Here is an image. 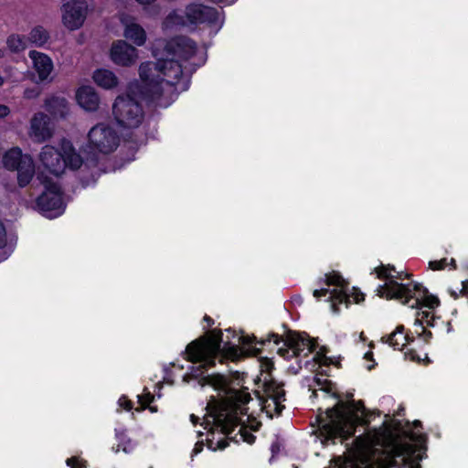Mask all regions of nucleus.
I'll return each mask as SVG.
<instances>
[{"label": "nucleus", "instance_id": "36", "mask_svg": "<svg viewBox=\"0 0 468 468\" xmlns=\"http://www.w3.org/2000/svg\"><path fill=\"white\" fill-rule=\"evenodd\" d=\"M119 403L122 407H123L126 410H130L132 409V402L127 400L125 398H122L119 400Z\"/></svg>", "mask_w": 468, "mask_h": 468}, {"label": "nucleus", "instance_id": "43", "mask_svg": "<svg viewBox=\"0 0 468 468\" xmlns=\"http://www.w3.org/2000/svg\"><path fill=\"white\" fill-rule=\"evenodd\" d=\"M362 300H364L363 295H361V297H360V298H359L358 296H356V297H355V301H356V303H359V302H360V301H362Z\"/></svg>", "mask_w": 468, "mask_h": 468}, {"label": "nucleus", "instance_id": "19", "mask_svg": "<svg viewBox=\"0 0 468 468\" xmlns=\"http://www.w3.org/2000/svg\"><path fill=\"white\" fill-rule=\"evenodd\" d=\"M121 21L124 27V37L135 45L143 46L146 40L144 29L132 16H122Z\"/></svg>", "mask_w": 468, "mask_h": 468}, {"label": "nucleus", "instance_id": "46", "mask_svg": "<svg viewBox=\"0 0 468 468\" xmlns=\"http://www.w3.org/2000/svg\"><path fill=\"white\" fill-rule=\"evenodd\" d=\"M5 56V50L3 48H0V58H2Z\"/></svg>", "mask_w": 468, "mask_h": 468}, {"label": "nucleus", "instance_id": "12", "mask_svg": "<svg viewBox=\"0 0 468 468\" xmlns=\"http://www.w3.org/2000/svg\"><path fill=\"white\" fill-rule=\"evenodd\" d=\"M45 189L37 199V205L44 212L50 213V216H57L61 213L63 201L60 187L57 183L45 181Z\"/></svg>", "mask_w": 468, "mask_h": 468}, {"label": "nucleus", "instance_id": "38", "mask_svg": "<svg viewBox=\"0 0 468 468\" xmlns=\"http://www.w3.org/2000/svg\"><path fill=\"white\" fill-rule=\"evenodd\" d=\"M153 399H154V398H153V396H151L150 394H148V395L146 396V399H145V400H143V399H142V398L140 397V401H141V403H142L144 406H147V405H149V404L152 402Z\"/></svg>", "mask_w": 468, "mask_h": 468}, {"label": "nucleus", "instance_id": "34", "mask_svg": "<svg viewBox=\"0 0 468 468\" xmlns=\"http://www.w3.org/2000/svg\"><path fill=\"white\" fill-rule=\"evenodd\" d=\"M209 441H210L209 447L214 450L215 449H225L228 446V442H226L225 441H222V440L218 441L216 443V446H213L212 440H209Z\"/></svg>", "mask_w": 468, "mask_h": 468}, {"label": "nucleus", "instance_id": "47", "mask_svg": "<svg viewBox=\"0 0 468 468\" xmlns=\"http://www.w3.org/2000/svg\"><path fill=\"white\" fill-rule=\"evenodd\" d=\"M122 451H123L124 452H130V449H128L126 446H124V447L122 448Z\"/></svg>", "mask_w": 468, "mask_h": 468}, {"label": "nucleus", "instance_id": "3", "mask_svg": "<svg viewBox=\"0 0 468 468\" xmlns=\"http://www.w3.org/2000/svg\"><path fill=\"white\" fill-rule=\"evenodd\" d=\"M370 413L362 402L338 400L331 409L319 415L320 430L326 440H347L357 424L367 425Z\"/></svg>", "mask_w": 468, "mask_h": 468}, {"label": "nucleus", "instance_id": "42", "mask_svg": "<svg viewBox=\"0 0 468 468\" xmlns=\"http://www.w3.org/2000/svg\"><path fill=\"white\" fill-rule=\"evenodd\" d=\"M190 418H191V421H192L194 424L197 422V419H198V418H197V417H196L194 414H192V415L190 416Z\"/></svg>", "mask_w": 468, "mask_h": 468}, {"label": "nucleus", "instance_id": "45", "mask_svg": "<svg viewBox=\"0 0 468 468\" xmlns=\"http://www.w3.org/2000/svg\"><path fill=\"white\" fill-rule=\"evenodd\" d=\"M205 321H207L208 324L212 323V319L209 316H205Z\"/></svg>", "mask_w": 468, "mask_h": 468}, {"label": "nucleus", "instance_id": "7", "mask_svg": "<svg viewBox=\"0 0 468 468\" xmlns=\"http://www.w3.org/2000/svg\"><path fill=\"white\" fill-rule=\"evenodd\" d=\"M112 114L116 122L123 128L138 127L144 117L140 102L127 95H120L112 105Z\"/></svg>", "mask_w": 468, "mask_h": 468}, {"label": "nucleus", "instance_id": "22", "mask_svg": "<svg viewBox=\"0 0 468 468\" xmlns=\"http://www.w3.org/2000/svg\"><path fill=\"white\" fill-rule=\"evenodd\" d=\"M46 110L53 116L65 117L68 112V102L62 97H51L45 101Z\"/></svg>", "mask_w": 468, "mask_h": 468}, {"label": "nucleus", "instance_id": "2", "mask_svg": "<svg viewBox=\"0 0 468 468\" xmlns=\"http://www.w3.org/2000/svg\"><path fill=\"white\" fill-rule=\"evenodd\" d=\"M355 441L360 454L378 451V446L384 448L387 455L379 461L376 468H420L419 462L423 458L422 449L402 442L391 424L383 422L378 429H367L356 437ZM371 468L375 467L371 465Z\"/></svg>", "mask_w": 468, "mask_h": 468}, {"label": "nucleus", "instance_id": "15", "mask_svg": "<svg viewBox=\"0 0 468 468\" xmlns=\"http://www.w3.org/2000/svg\"><path fill=\"white\" fill-rule=\"evenodd\" d=\"M28 57L32 60V67L37 75V82H51L54 64L50 57L37 50L29 51Z\"/></svg>", "mask_w": 468, "mask_h": 468}, {"label": "nucleus", "instance_id": "30", "mask_svg": "<svg viewBox=\"0 0 468 468\" xmlns=\"http://www.w3.org/2000/svg\"><path fill=\"white\" fill-rule=\"evenodd\" d=\"M40 94V89L38 87H30V88H27L25 89L24 90V98L25 99H28V100H31V99H36L39 96Z\"/></svg>", "mask_w": 468, "mask_h": 468}, {"label": "nucleus", "instance_id": "14", "mask_svg": "<svg viewBox=\"0 0 468 468\" xmlns=\"http://www.w3.org/2000/svg\"><path fill=\"white\" fill-rule=\"evenodd\" d=\"M39 162L50 174L60 176L65 170L63 154L51 145H45L39 153Z\"/></svg>", "mask_w": 468, "mask_h": 468}, {"label": "nucleus", "instance_id": "28", "mask_svg": "<svg viewBox=\"0 0 468 468\" xmlns=\"http://www.w3.org/2000/svg\"><path fill=\"white\" fill-rule=\"evenodd\" d=\"M338 468H371V464L367 463L364 460L359 463L357 460L347 459L341 463Z\"/></svg>", "mask_w": 468, "mask_h": 468}, {"label": "nucleus", "instance_id": "35", "mask_svg": "<svg viewBox=\"0 0 468 468\" xmlns=\"http://www.w3.org/2000/svg\"><path fill=\"white\" fill-rule=\"evenodd\" d=\"M10 113V109L5 104H0V118H5Z\"/></svg>", "mask_w": 468, "mask_h": 468}, {"label": "nucleus", "instance_id": "48", "mask_svg": "<svg viewBox=\"0 0 468 468\" xmlns=\"http://www.w3.org/2000/svg\"><path fill=\"white\" fill-rule=\"evenodd\" d=\"M4 84V78L0 75V86Z\"/></svg>", "mask_w": 468, "mask_h": 468}, {"label": "nucleus", "instance_id": "9", "mask_svg": "<svg viewBox=\"0 0 468 468\" xmlns=\"http://www.w3.org/2000/svg\"><path fill=\"white\" fill-rule=\"evenodd\" d=\"M271 340L276 345L283 342V346L278 348V354L284 358L298 356L305 350L307 351L305 355H307L314 349V345L308 337L294 332H289L285 339L276 334H271L269 335L268 341Z\"/></svg>", "mask_w": 468, "mask_h": 468}, {"label": "nucleus", "instance_id": "13", "mask_svg": "<svg viewBox=\"0 0 468 468\" xmlns=\"http://www.w3.org/2000/svg\"><path fill=\"white\" fill-rule=\"evenodd\" d=\"M325 277L327 285H336L340 289H335L333 291H329L328 289L314 290L313 295L317 299L322 296L328 295L327 301L332 302L331 307L333 311L336 313L338 311L336 307L338 303H345L347 305L348 303L349 296L344 290L346 282L344 279L337 273L326 274Z\"/></svg>", "mask_w": 468, "mask_h": 468}, {"label": "nucleus", "instance_id": "1", "mask_svg": "<svg viewBox=\"0 0 468 468\" xmlns=\"http://www.w3.org/2000/svg\"><path fill=\"white\" fill-rule=\"evenodd\" d=\"M165 58H157L156 62H144L139 68L143 82L142 94L144 98L160 101L165 94L174 90L183 91L188 88V77L183 71V66L177 59L187 60L196 53V44L186 37H176L167 41L165 46Z\"/></svg>", "mask_w": 468, "mask_h": 468}, {"label": "nucleus", "instance_id": "51", "mask_svg": "<svg viewBox=\"0 0 468 468\" xmlns=\"http://www.w3.org/2000/svg\"><path fill=\"white\" fill-rule=\"evenodd\" d=\"M208 425H210V422H209V420H207V426L205 427V429H207Z\"/></svg>", "mask_w": 468, "mask_h": 468}, {"label": "nucleus", "instance_id": "18", "mask_svg": "<svg viewBox=\"0 0 468 468\" xmlns=\"http://www.w3.org/2000/svg\"><path fill=\"white\" fill-rule=\"evenodd\" d=\"M213 426L222 434L229 435L234 428L242 424L241 420L239 418L237 409L234 411L227 410H220L215 416H211Z\"/></svg>", "mask_w": 468, "mask_h": 468}, {"label": "nucleus", "instance_id": "44", "mask_svg": "<svg viewBox=\"0 0 468 468\" xmlns=\"http://www.w3.org/2000/svg\"><path fill=\"white\" fill-rule=\"evenodd\" d=\"M424 335H425V338H426V339L431 336V332H426V331H425V332H424Z\"/></svg>", "mask_w": 468, "mask_h": 468}, {"label": "nucleus", "instance_id": "5", "mask_svg": "<svg viewBox=\"0 0 468 468\" xmlns=\"http://www.w3.org/2000/svg\"><path fill=\"white\" fill-rule=\"evenodd\" d=\"M219 20L218 12L213 8L201 4L188 5L185 11H173L165 18V25L187 26L193 24H217Z\"/></svg>", "mask_w": 468, "mask_h": 468}, {"label": "nucleus", "instance_id": "10", "mask_svg": "<svg viewBox=\"0 0 468 468\" xmlns=\"http://www.w3.org/2000/svg\"><path fill=\"white\" fill-rule=\"evenodd\" d=\"M89 146L101 154L113 152L119 144V136L116 131L109 125L100 123L93 126L89 133Z\"/></svg>", "mask_w": 468, "mask_h": 468}, {"label": "nucleus", "instance_id": "40", "mask_svg": "<svg viewBox=\"0 0 468 468\" xmlns=\"http://www.w3.org/2000/svg\"><path fill=\"white\" fill-rule=\"evenodd\" d=\"M230 357H231L232 359H235L236 357H238V350H237V349H233V350L231 351Z\"/></svg>", "mask_w": 468, "mask_h": 468}, {"label": "nucleus", "instance_id": "11", "mask_svg": "<svg viewBox=\"0 0 468 468\" xmlns=\"http://www.w3.org/2000/svg\"><path fill=\"white\" fill-rule=\"evenodd\" d=\"M61 21L63 26L74 31L80 28L88 16V0H61Z\"/></svg>", "mask_w": 468, "mask_h": 468}, {"label": "nucleus", "instance_id": "33", "mask_svg": "<svg viewBox=\"0 0 468 468\" xmlns=\"http://www.w3.org/2000/svg\"><path fill=\"white\" fill-rule=\"evenodd\" d=\"M6 239H5V229L3 225V223L0 221V249L4 248L5 245Z\"/></svg>", "mask_w": 468, "mask_h": 468}, {"label": "nucleus", "instance_id": "52", "mask_svg": "<svg viewBox=\"0 0 468 468\" xmlns=\"http://www.w3.org/2000/svg\"><path fill=\"white\" fill-rule=\"evenodd\" d=\"M422 314H423L424 316H428V313L422 312Z\"/></svg>", "mask_w": 468, "mask_h": 468}, {"label": "nucleus", "instance_id": "20", "mask_svg": "<svg viewBox=\"0 0 468 468\" xmlns=\"http://www.w3.org/2000/svg\"><path fill=\"white\" fill-rule=\"evenodd\" d=\"M76 98L79 105L86 111L94 112L99 107V96L90 86L80 87L77 91Z\"/></svg>", "mask_w": 468, "mask_h": 468}, {"label": "nucleus", "instance_id": "6", "mask_svg": "<svg viewBox=\"0 0 468 468\" xmlns=\"http://www.w3.org/2000/svg\"><path fill=\"white\" fill-rule=\"evenodd\" d=\"M221 333L212 331L208 338L190 343L186 349L187 357L193 363H200L197 371L201 367L215 365V358L221 351Z\"/></svg>", "mask_w": 468, "mask_h": 468}, {"label": "nucleus", "instance_id": "53", "mask_svg": "<svg viewBox=\"0 0 468 468\" xmlns=\"http://www.w3.org/2000/svg\"><path fill=\"white\" fill-rule=\"evenodd\" d=\"M416 322H418V323H420V324L421 323V322H420V320L419 318H417V319H416Z\"/></svg>", "mask_w": 468, "mask_h": 468}, {"label": "nucleus", "instance_id": "37", "mask_svg": "<svg viewBox=\"0 0 468 468\" xmlns=\"http://www.w3.org/2000/svg\"><path fill=\"white\" fill-rule=\"evenodd\" d=\"M272 362L270 360H266L261 364L262 370L270 371L272 368Z\"/></svg>", "mask_w": 468, "mask_h": 468}, {"label": "nucleus", "instance_id": "16", "mask_svg": "<svg viewBox=\"0 0 468 468\" xmlns=\"http://www.w3.org/2000/svg\"><path fill=\"white\" fill-rule=\"evenodd\" d=\"M137 58V49L124 40H118L112 44L111 58L115 64L129 67L136 62Z\"/></svg>", "mask_w": 468, "mask_h": 468}, {"label": "nucleus", "instance_id": "39", "mask_svg": "<svg viewBox=\"0 0 468 468\" xmlns=\"http://www.w3.org/2000/svg\"><path fill=\"white\" fill-rule=\"evenodd\" d=\"M239 340H241L243 345H250L253 341V338L250 336H242L239 338Z\"/></svg>", "mask_w": 468, "mask_h": 468}, {"label": "nucleus", "instance_id": "25", "mask_svg": "<svg viewBox=\"0 0 468 468\" xmlns=\"http://www.w3.org/2000/svg\"><path fill=\"white\" fill-rule=\"evenodd\" d=\"M285 400V392L282 388H276L272 390L271 394H270L268 402L269 408H273V410L280 414L282 410L284 409V406L282 405V402Z\"/></svg>", "mask_w": 468, "mask_h": 468}, {"label": "nucleus", "instance_id": "50", "mask_svg": "<svg viewBox=\"0 0 468 468\" xmlns=\"http://www.w3.org/2000/svg\"><path fill=\"white\" fill-rule=\"evenodd\" d=\"M451 264L455 267V261L453 259L451 260Z\"/></svg>", "mask_w": 468, "mask_h": 468}, {"label": "nucleus", "instance_id": "4", "mask_svg": "<svg viewBox=\"0 0 468 468\" xmlns=\"http://www.w3.org/2000/svg\"><path fill=\"white\" fill-rule=\"evenodd\" d=\"M390 270L394 271V268L381 267L377 270L379 278H386L388 280L385 284L378 288L379 296L399 300L403 304L409 303L410 299L413 298L415 303L411 305L412 308L424 305L432 309L438 306V298L428 294V290L420 283H399L394 278L402 280V273L398 272V275L394 276L388 272Z\"/></svg>", "mask_w": 468, "mask_h": 468}, {"label": "nucleus", "instance_id": "8", "mask_svg": "<svg viewBox=\"0 0 468 468\" xmlns=\"http://www.w3.org/2000/svg\"><path fill=\"white\" fill-rule=\"evenodd\" d=\"M3 164L5 168L17 171V180L20 186L28 185L35 175V165L32 157L28 154H23L17 147L5 153Z\"/></svg>", "mask_w": 468, "mask_h": 468}, {"label": "nucleus", "instance_id": "24", "mask_svg": "<svg viewBox=\"0 0 468 468\" xmlns=\"http://www.w3.org/2000/svg\"><path fill=\"white\" fill-rule=\"evenodd\" d=\"M27 39L31 44L37 47H42L49 39V34L43 27L37 26L31 29Z\"/></svg>", "mask_w": 468, "mask_h": 468}, {"label": "nucleus", "instance_id": "29", "mask_svg": "<svg viewBox=\"0 0 468 468\" xmlns=\"http://www.w3.org/2000/svg\"><path fill=\"white\" fill-rule=\"evenodd\" d=\"M230 400L234 403L246 404L250 399V395L247 392L234 390L230 395Z\"/></svg>", "mask_w": 468, "mask_h": 468}, {"label": "nucleus", "instance_id": "26", "mask_svg": "<svg viewBox=\"0 0 468 468\" xmlns=\"http://www.w3.org/2000/svg\"><path fill=\"white\" fill-rule=\"evenodd\" d=\"M27 41L24 36L12 34L6 39V46L12 53H19L27 48Z\"/></svg>", "mask_w": 468, "mask_h": 468}, {"label": "nucleus", "instance_id": "32", "mask_svg": "<svg viewBox=\"0 0 468 468\" xmlns=\"http://www.w3.org/2000/svg\"><path fill=\"white\" fill-rule=\"evenodd\" d=\"M430 268L432 270H442L447 265L446 259L441 261H432L429 263Z\"/></svg>", "mask_w": 468, "mask_h": 468}, {"label": "nucleus", "instance_id": "49", "mask_svg": "<svg viewBox=\"0 0 468 468\" xmlns=\"http://www.w3.org/2000/svg\"><path fill=\"white\" fill-rule=\"evenodd\" d=\"M258 426H259V422H257V423H256V426H252V429H253L254 431H257Z\"/></svg>", "mask_w": 468, "mask_h": 468}, {"label": "nucleus", "instance_id": "21", "mask_svg": "<svg viewBox=\"0 0 468 468\" xmlns=\"http://www.w3.org/2000/svg\"><path fill=\"white\" fill-rule=\"evenodd\" d=\"M93 80L98 86L106 90L113 89L119 83L117 76L105 69H97L93 73Z\"/></svg>", "mask_w": 468, "mask_h": 468}, {"label": "nucleus", "instance_id": "31", "mask_svg": "<svg viewBox=\"0 0 468 468\" xmlns=\"http://www.w3.org/2000/svg\"><path fill=\"white\" fill-rule=\"evenodd\" d=\"M66 463L71 468H86L85 462L79 457L69 458L67 459Z\"/></svg>", "mask_w": 468, "mask_h": 468}, {"label": "nucleus", "instance_id": "54", "mask_svg": "<svg viewBox=\"0 0 468 468\" xmlns=\"http://www.w3.org/2000/svg\"><path fill=\"white\" fill-rule=\"evenodd\" d=\"M120 451V445H118L117 449H116V452H119Z\"/></svg>", "mask_w": 468, "mask_h": 468}, {"label": "nucleus", "instance_id": "41", "mask_svg": "<svg viewBox=\"0 0 468 468\" xmlns=\"http://www.w3.org/2000/svg\"><path fill=\"white\" fill-rule=\"evenodd\" d=\"M463 290L468 291V281L463 282Z\"/></svg>", "mask_w": 468, "mask_h": 468}, {"label": "nucleus", "instance_id": "23", "mask_svg": "<svg viewBox=\"0 0 468 468\" xmlns=\"http://www.w3.org/2000/svg\"><path fill=\"white\" fill-rule=\"evenodd\" d=\"M62 149L63 159L65 161V168L69 166V168L75 170L81 167L82 159L80 155L75 152V150L69 144H64Z\"/></svg>", "mask_w": 468, "mask_h": 468}, {"label": "nucleus", "instance_id": "17", "mask_svg": "<svg viewBox=\"0 0 468 468\" xmlns=\"http://www.w3.org/2000/svg\"><path fill=\"white\" fill-rule=\"evenodd\" d=\"M52 134L53 128L49 117L43 112L36 113L30 122V137L35 142L42 143L51 138Z\"/></svg>", "mask_w": 468, "mask_h": 468}, {"label": "nucleus", "instance_id": "27", "mask_svg": "<svg viewBox=\"0 0 468 468\" xmlns=\"http://www.w3.org/2000/svg\"><path fill=\"white\" fill-rule=\"evenodd\" d=\"M394 348L400 349L406 344L407 337L403 334V326H398L397 329L387 337L382 338Z\"/></svg>", "mask_w": 468, "mask_h": 468}]
</instances>
